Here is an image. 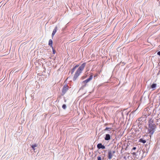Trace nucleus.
<instances>
[{"label": "nucleus", "instance_id": "obj_1", "mask_svg": "<svg viewBox=\"0 0 160 160\" xmlns=\"http://www.w3.org/2000/svg\"><path fill=\"white\" fill-rule=\"evenodd\" d=\"M149 127L148 128V133L151 135L153 134L155 132L156 125L153 120L152 119L149 120Z\"/></svg>", "mask_w": 160, "mask_h": 160}, {"label": "nucleus", "instance_id": "obj_2", "mask_svg": "<svg viewBox=\"0 0 160 160\" xmlns=\"http://www.w3.org/2000/svg\"><path fill=\"white\" fill-rule=\"evenodd\" d=\"M85 63H83L81 65L77 70L73 78V80L75 81L77 79L78 76L80 75L82 71L84 69L85 66Z\"/></svg>", "mask_w": 160, "mask_h": 160}, {"label": "nucleus", "instance_id": "obj_3", "mask_svg": "<svg viewBox=\"0 0 160 160\" xmlns=\"http://www.w3.org/2000/svg\"><path fill=\"white\" fill-rule=\"evenodd\" d=\"M93 77L92 74L89 78H88L86 79V80L83 81L82 82V86L81 87L80 89H83V88L86 87V83L90 81L91 80Z\"/></svg>", "mask_w": 160, "mask_h": 160}, {"label": "nucleus", "instance_id": "obj_4", "mask_svg": "<svg viewBox=\"0 0 160 160\" xmlns=\"http://www.w3.org/2000/svg\"><path fill=\"white\" fill-rule=\"evenodd\" d=\"M68 86L67 85L64 86L62 88V95H63L68 90Z\"/></svg>", "mask_w": 160, "mask_h": 160}, {"label": "nucleus", "instance_id": "obj_5", "mask_svg": "<svg viewBox=\"0 0 160 160\" xmlns=\"http://www.w3.org/2000/svg\"><path fill=\"white\" fill-rule=\"evenodd\" d=\"M38 144L36 143H35L31 145L32 148L33 150V151L36 152H37V148H36L38 146Z\"/></svg>", "mask_w": 160, "mask_h": 160}, {"label": "nucleus", "instance_id": "obj_6", "mask_svg": "<svg viewBox=\"0 0 160 160\" xmlns=\"http://www.w3.org/2000/svg\"><path fill=\"white\" fill-rule=\"evenodd\" d=\"M97 148L98 149H105V147L103 145H102V144L101 143H99L97 145Z\"/></svg>", "mask_w": 160, "mask_h": 160}, {"label": "nucleus", "instance_id": "obj_7", "mask_svg": "<svg viewBox=\"0 0 160 160\" xmlns=\"http://www.w3.org/2000/svg\"><path fill=\"white\" fill-rule=\"evenodd\" d=\"M111 136L109 134H106L104 137V139L106 141H109L110 140Z\"/></svg>", "mask_w": 160, "mask_h": 160}, {"label": "nucleus", "instance_id": "obj_8", "mask_svg": "<svg viewBox=\"0 0 160 160\" xmlns=\"http://www.w3.org/2000/svg\"><path fill=\"white\" fill-rule=\"evenodd\" d=\"M108 158L109 159H111L112 158V151H109L108 152Z\"/></svg>", "mask_w": 160, "mask_h": 160}, {"label": "nucleus", "instance_id": "obj_9", "mask_svg": "<svg viewBox=\"0 0 160 160\" xmlns=\"http://www.w3.org/2000/svg\"><path fill=\"white\" fill-rule=\"evenodd\" d=\"M79 66L78 65H76L75 67H74L72 68V69L71 70V73L72 74L74 72V71H75V70L78 67V66Z\"/></svg>", "mask_w": 160, "mask_h": 160}, {"label": "nucleus", "instance_id": "obj_10", "mask_svg": "<svg viewBox=\"0 0 160 160\" xmlns=\"http://www.w3.org/2000/svg\"><path fill=\"white\" fill-rule=\"evenodd\" d=\"M48 45L50 46L52 48H53L52 47V40L50 39L49 40L48 42Z\"/></svg>", "mask_w": 160, "mask_h": 160}, {"label": "nucleus", "instance_id": "obj_11", "mask_svg": "<svg viewBox=\"0 0 160 160\" xmlns=\"http://www.w3.org/2000/svg\"><path fill=\"white\" fill-rule=\"evenodd\" d=\"M139 142L143 143H145L146 142V141L145 140H144L142 138H141L139 140Z\"/></svg>", "mask_w": 160, "mask_h": 160}, {"label": "nucleus", "instance_id": "obj_12", "mask_svg": "<svg viewBox=\"0 0 160 160\" xmlns=\"http://www.w3.org/2000/svg\"><path fill=\"white\" fill-rule=\"evenodd\" d=\"M57 29H58L57 27L56 26L52 32V33L55 35L57 31Z\"/></svg>", "mask_w": 160, "mask_h": 160}, {"label": "nucleus", "instance_id": "obj_13", "mask_svg": "<svg viewBox=\"0 0 160 160\" xmlns=\"http://www.w3.org/2000/svg\"><path fill=\"white\" fill-rule=\"evenodd\" d=\"M156 87V84L155 83H153L151 86V88L152 89H154Z\"/></svg>", "mask_w": 160, "mask_h": 160}, {"label": "nucleus", "instance_id": "obj_14", "mask_svg": "<svg viewBox=\"0 0 160 160\" xmlns=\"http://www.w3.org/2000/svg\"><path fill=\"white\" fill-rule=\"evenodd\" d=\"M112 128H110L106 127L105 129L104 130V131H110V130H111Z\"/></svg>", "mask_w": 160, "mask_h": 160}, {"label": "nucleus", "instance_id": "obj_15", "mask_svg": "<svg viewBox=\"0 0 160 160\" xmlns=\"http://www.w3.org/2000/svg\"><path fill=\"white\" fill-rule=\"evenodd\" d=\"M67 108V106H66V105H65V104H63L62 106V108L65 109H66V108Z\"/></svg>", "mask_w": 160, "mask_h": 160}, {"label": "nucleus", "instance_id": "obj_16", "mask_svg": "<svg viewBox=\"0 0 160 160\" xmlns=\"http://www.w3.org/2000/svg\"><path fill=\"white\" fill-rule=\"evenodd\" d=\"M132 154H133L134 155H136V158H137V159L138 158V157H137V155H136V153L135 152H133Z\"/></svg>", "mask_w": 160, "mask_h": 160}, {"label": "nucleus", "instance_id": "obj_17", "mask_svg": "<svg viewBox=\"0 0 160 160\" xmlns=\"http://www.w3.org/2000/svg\"><path fill=\"white\" fill-rule=\"evenodd\" d=\"M141 120H142L141 118H139L137 120L136 122H137L138 123L139 122V121H141Z\"/></svg>", "mask_w": 160, "mask_h": 160}, {"label": "nucleus", "instance_id": "obj_18", "mask_svg": "<svg viewBox=\"0 0 160 160\" xmlns=\"http://www.w3.org/2000/svg\"><path fill=\"white\" fill-rule=\"evenodd\" d=\"M101 158L100 156H98V160H101Z\"/></svg>", "mask_w": 160, "mask_h": 160}, {"label": "nucleus", "instance_id": "obj_19", "mask_svg": "<svg viewBox=\"0 0 160 160\" xmlns=\"http://www.w3.org/2000/svg\"><path fill=\"white\" fill-rule=\"evenodd\" d=\"M52 51H53V54H55V52H56V51H55V50H54L53 48H52Z\"/></svg>", "mask_w": 160, "mask_h": 160}, {"label": "nucleus", "instance_id": "obj_20", "mask_svg": "<svg viewBox=\"0 0 160 160\" xmlns=\"http://www.w3.org/2000/svg\"><path fill=\"white\" fill-rule=\"evenodd\" d=\"M157 54L160 56V51L158 52Z\"/></svg>", "mask_w": 160, "mask_h": 160}, {"label": "nucleus", "instance_id": "obj_21", "mask_svg": "<svg viewBox=\"0 0 160 160\" xmlns=\"http://www.w3.org/2000/svg\"><path fill=\"white\" fill-rule=\"evenodd\" d=\"M136 148L135 147H133L132 149V150H135L136 149Z\"/></svg>", "mask_w": 160, "mask_h": 160}, {"label": "nucleus", "instance_id": "obj_22", "mask_svg": "<svg viewBox=\"0 0 160 160\" xmlns=\"http://www.w3.org/2000/svg\"><path fill=\"white\" fill-rule=\"evenodd\" d=\"M54 34H53L52 33V38H53V37H54Z\"/></svg>", "mask_w": 160, "mask_h": 160}, {"label": "nucleus", "instance_id": "obj_23", "mask_svg": "<svg viewBox=\"0 0 160 160\" xmlns=\"http://www.w3.org/2000/svg\"><path fill=\"white\" fill-rule=\"evenodd\" d=\"M112 154H114L115 153V151H112Z\"/></svg>", "mask_w": 160, "mask_h": 160}]
</instances>
